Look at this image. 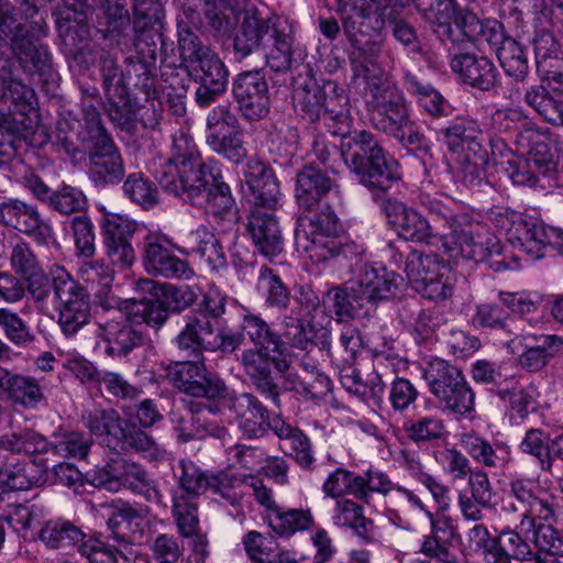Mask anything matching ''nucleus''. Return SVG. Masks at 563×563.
Masks as SVG:
<instances>
[{"instance_id": "nucleus-57", "label": "nucleus", "mask_w": 563, "mask_h": 563, "mask_svg": "<svg viewBox=\"0 0 563 563\" xmlns=\"http://www.w3.org/2000/svg\"><path fill=\"white\" fill-rule=\"evenodd\" d=\"M269 37L273 40V45L265 55L266 64L274 73L284 74L291 68L292 64L290 30L286 23L274 22Z\"/></svg>"}, {"instance_id": "nucleus-25", "label": "nucleus", "mask_w": 563, "mask_h": 563, "mask_svg": "<svg viewBox=\"0 0 563 563\" xmlns=\"http://www.w3.org/2000/svg\"><path fill=\"white\" fill-rule=\"evenodd\" d=\"M380 209L386 216L388 223L395 228L398 235L404 240L433 243L431 240L435 235L432 233L429 221L415 209L393 198L382 199Z\"/></svg>"}, {"instance_id": "nucleus-1", "label": "nucleus", "mask_w": 563, "mask_h": 563, "mask_svg": "<svg viewBox=\"0 0 563 563\" xmlns=\"http://www.w3.org/2000/svg\"><path fill=\"white\" fill-rule=\"evenodd\" d=\"M82 423L89 433L81 430L59 429L52 435L54 454L69 460H87L93 446V437L100 444L118 452L143 453L152 461H162L167 451L134 422L123 419L114 409H95L82 415Z\"/></svg>"}, {"instance_id": "nucleus-41", "label": "nucleus", "mask_w": 563, "mask_h": 563, "mask_svg": "<svg viewBox=\"0 0 563 563\" xmlns=\"http://www.w3.org/2000/svg\"><path fill=\"white\" fill-rule=\"evenodd\" d=\"M172 516L178 532L184 538H194V551L206 553L207 539L199 534L198 504L194 498L172 494Z\"/></svg>"}, {"instance_id": "nucleus-64", "label": "nucleus", "mask_w": 563, "mask_h": 563, "mask_svg": "<svg viewBox=\"0 0 563 563\" xmlns=\"http://www.w3.org/2000/svg\"><path fill=\"white\" fill-rule=\"evenodd\" d=\"M247 558L253 563H276L280 554L277 540L269 533L249 531L242 539Z\"/></svg>"}, {"instance_id": "nucleus-15", "label": "nucleus", "mask_w": 563, "mask_h": 563, "mask_svg": "<svg viewBox=\"0 0 563 563\" xmlns=\"http://www.w3.org/2000/svg\"><path fill=\"white\" fill-rule=\"evenodd\" d=\"M229 409L238 421L240 431L249 439H260L268 430L274 432L275 423L282 422L278 415H273L267 407L253 394H236L228 387V394L223 395L219 402Z\"/></svg>"}, {"instance_id": "nucleus-2", "label": "nucleus", "mask_w": 563, "mask_h": 563, "mask_svg": "<svg viewBox=\"0 0 563 563\" xmlns=\"http://www.w3.org/2000/svg\"><path fill=\"white\" fill-rule=\"evenodd\" d=\"M37 97L34 89L16 76L13 59L0 60V131L12 140L0 142V165L3 157H9L16 147V142L24 141L34 145Z\"/></svg>"}, {"instance_id": "nucleus-48", "label": "nucleus", "mask_w": 563, "mask_h": 563, "mask_svg": "<svg viewBox=\"0 0 563 563\" xmlns=\"http://www.w3.org/2000/svg\"><path fill=\"white\" fill-rule=\"evenodd\" d=\"M461 443L466 453L476 463L487 468H500L509 461L507 445L488 440L473 433L462 435Z\"/></svg>"}, {"instance_id": "nucleus-37", "label": "nucleus", "mask_w": 563, "mask_h": 563, "mask_svg": "<svg viewBox=\"0 0 563 563\" xmlns=\"http://www.w3.org/2000/svg\"><path fill=\"white\" fill-rule=\"evenodd\" d=\"M528 519H520L514 529H504L497 536L499 548L498 561L495 563H511V560L544 563L543 558L536 553L530 544Z\"/></svg>"}, {"instance_id": "nucleus-50", "label": "nucleus", "mask_w": 563, "mask_h": 563, "mask_svg": "<svg viewBox=\"0 0 563 563\" xmlns=\"http://www.w3.org/2000/svg\"><path fill=\"white\" fill-rule=\"evenodd\" d=\"M0 387L13 404L24 408L35 407L43 398L35 378L11 374L3 368H0Z\"/></svg>"}, {"instance_id": "nucleus-42", "label": "nucleus", "mask_w": 563, "mask_h": 563, "mask_svg": "<svg viewBox=\"0 0 563 563\" xmlns=\"http://www.w3.org/2000/svg\"><path fill=\"white\" fill-rule=\"evenodd\" d=\"M121 486L143 496L151 504H155L164 509L167 508L164 495L159 490L156 481L151 478L140 464L119 460L118 489Z\"/></svg>"}, {"instance_id": "nucleus-11", "label": "nucleus", "mask_w": 563, "mask_h": 563, "mask_svg": "<svg viewBox=\"0 0 563 563\" xmlns=\"http://www.w3.org/2000/svg\"><path fill=\"white\" fill-rule=\"evenodd\" d=\"M196 300L188 286L177 287L167 283L153 286L150 297L132 302L129 318L132 322L145 323L147 327L162 329L172 313H180Z\"/></svg>"}, {"instance_id": "nucleus-33", "label": "nucleus", "mask_w": 563, "mask_h": 563, "mask_svg": "<svg viewBox=\"0 0 563 563\" xmlns=\"http://www.w3.org/2000/svg\"><path fill=\"white\" fill-rule=\"evenodd\" d=\"M451 69L466 85L482 91L493 89L498 80L494 63L486 56L471 53L456 54L451 58Z\"/></svg>"}, {"instance_id": "nucleus-20", "label": "nucleus", "mask_w": 563, "mask_h": 563, "mask_svg": "<svg viewBox=\"0 0 563 563\" xmlns=\"http://www.w3.org/2000/svg\"><path fill=\"white\" fill-rule=\"evenodd\" d=\"M191 79L198 85L195 102L199 108H208L227 91L229 69L218 54L207 53L201 60L190 67Z\"/></svg>"}, {"instance_id": "nucleus-31", "label": "nucleus", "mask_w": 563, "mask_h": 563, "mask_svg": "<svg viewBox=\"0 0 563 563\" xmlns=\"http://www.w3.org/2000/svg\"><path fill=\"white\" fill-rule=\"evenodd\" d=\"M107 526L118 545H142L150 542L146 533L148 523L144 521L139 510L129 504L114 506Z\"/></svg>"}, {"instance_id": "nucleus-39", "label": "nucleus", "mask_w": 563, "mask_h": 563, "mask_svg": "<svg viewBox=\"0 0 563 563\" xmlns=\"http://www.w3.org/2000/svg\"><path fill=\"white\" fill-rule=\"evenodd\" d=\"M497 397L506 405V415L510 420L523 421L538 408L537 388L533 385L522 386L516 375L501 387Z\"/></svg>"}, {"instance_id": "nucleus-34", "label": "nucleus", "mask_w": 563, "mask_h": 563, "mask_svg": "<svg viewBox=\"0 0 563 563\" xmlns=\"http://www.w3.org/2000/svg\"><path fill=\"white\" fill-rule=\"evenodd\" d=\"M454 26L462 35L461 41L465 38L472 43H487L495 53L511 37L506 34L504 24L498 20H481L474 13L457 14Z\"/></svg>"}, {"instance_id": "nucleus-26", "label": "nucleus", "mask_w": 563, "mask_h": 563, "mask_svg": "<svg viewBox=\"0 0 563 563\" xmlns=\"http://www.w3.org/2000/svg\"><path fill=\"white\" fill-rule=\"evenodd\" d=\"M88 150V176L97 186L119 184L124 177V163L112 139L85 145Z\"/></svg>"}, {"instance_id": "nucleus-56", "label": "nucleus", "mask_w": 563, "mask_h": 563, "mask_svg": "<svg viewBox=\"0 0 563 563\" xmlns=\"http://www.w3.org/2000/svg\"><path fill=\"white\" fill-rule=\"evenodd\" d=\"M49 440L30 428L0 435V449L15 454H44L49 451Z\"/></svg>"}, {"instance_id": "nucleus-19", "label": "nucleus", "mask_w": 563, "mask_h": 563, "mask_svg": "<svg viewBox=\"0 0 563 563\" xmlns=\"http://www.w3.org/2000/svg\"><path fill=\"white\" fill-rule=\"evenodd\" d=\"M518 151L527 157V165L547 175L555 170L560 153L558 142L548 132L532 122L525 121L516 136Z\"/></svg>"}, {"instance_id": "nucleus-3", "label": "nucleus", "mask_w": 563, "mask_h": 563, "mask_svg": "<svg viewBox=\"0 0 563 563\" xmlns=\"http://www.w3.org/2000/svg\"><path fill=\"white\" fill-rule=\"evenodd\" d=\"M343 34L351 47L350 60L355 71H368L377 63L383 41L378 38L385 20L377 0H336Z\"/></svg>"}, {"instance_id": "nucleus-55", "label": "nucleus", "mask_w": 563, "mask_h": 563, "mask_svg": "<svg viewBox=\"0 0 563 563\" xmlns=\"http://www.w3.org/2000/svg\"><path fill=\"white\" fill-rule=\"evenodd\" d=\"M269 528L280 537H291L297 532L310 529L314 525L310 509H278L265 517Z\"/></svg>"}, {"instance_id": "nucleus-52", "label": "nucleus", "mask_w": 563, "mask_h": 563, "mask_svg": "<svg viewBox=\"0 0 563 563\" xmlns=\"http://www.w3.org/2000/svg\"><path fill=\"white\" fill-rule=\"evenodd\" d=\"M38 539L52 550L66 552L77 549L86 539V533L70 521H47L41 529Z\"/></svg>"}, {"instance_id": "nucleus-61", "label": "nucleus", "mask_w": 563, "mask_h": 563, "mask_svg": "<svg viewBox=\"0 0 563 563\" xmlns=\"http://www.w3.org/2000/svg\"><path fill=\"white\" fill-rule=\"evenodd\" d=\"M411 333L417 344H433L446 323L443 312L437 308L419 309L412 313Z\"/></svg>"}, {"instance_id": "nucleus-29", "label": "nucleus", "mask_w": 563, "mask_h": 563, "mask_svg": "<svg viewBox=\"0 0 563 563\" xmlns=\"http://www.w3.org/2000/svg\"><path fill=\"white\" fill-rule=\"evenodd\" d=\"M119 316L103 323H98L95 330L97 338L106 342L104 351L110 356H126L144 344L142 331L135 329L131 319L121 311Z\"/></svg>"}, {"instance_id": "nucleus-16", "label": "nucleus", "mask_w": 563, "mask_h": 563, "mask_svg": "<svg viewBox=\"0 0 563 563\" xmlns=\"http://www.w3.org/2000/svg\"><path fill=\"white\" fill-rule=\"evenodd\" d=\"M11 41L12 52L22 71L33 81L40 84L46 92H54L58 87V74L52 63V55L46 45L35 44L19 26Z\"/></svg>"}, {"instance_id": "nucleus-21", "label": "nucleus", "mask_w": 563, "mask_h": 563, "mask_svg": "<svg viewBox=\"0 0 563 563\" xmlns=\"http://www.w3.org/2000/svg\"><path fill=\"white\" fill-rule=\"evenodd\" d=\"M0 221L31 238L37 245L47 246L54 240L52 225L42 218L37 208L19 199L0 203Z\"/></svg>"}, {"instance_id": "nucleus-23", "label": "nucleus", "mask_w": 563, "mask_h": 563, "mask_svg": "<svg viewBox=\"0 0 563 563\" xmlns=\"http://www.w3.org/2000/svg\"><path fill=\"white\" fill-rule=\"evenodd\" d=\"M142 239V261L148 274L169 279H189L192 276L188 262L175 255L161 236L146 232Z\"/></svg>"}, {"instance_id": "nucleus-43", "label": "nucleus", "mask_w": 563, "mask_h": 563, "mask_svg": "<svg viewBox=\"0 0 563 563\" xmlns=\"http://www.w3.org/2000/svg\"><path fill=\"white\" fill-rule=\"evenodd\" d=\"M336 187L334 178L328 176L320 168L309 165L297 175L296 197L299 205L311 209Z\"/></svg>"}, {"instance_id": "nucleus-49", "label": "nucleus", "mask_w": 563, "mask_h": 563, "mask_svg": "<svg viewBox=\"0 0 563 563\" xmlns=\"http://www.w3.org/2000/svg\"><path fill=\"white\" fill-rule=\"evenodd\" d=\"M356 295L357 290L353 283L346 288L333 286L323 295L321 305L330 316L333 313L338 322L346 323L357 317L362 309H366L363 300H358Z\"/></svg>"}, {"instance_id": "nucleus-44", "label": "nucleus", "mask_w": 563, "mask_h": 563, "mask_svg": "<svg viewBox=\"0 0 563 563\" xmlns=\"http://www.w3.org/2000/svg\"><path fill=\"white\" fill-rule=\"evenodd\" d=\"M536 62L538 68L543 71L548 79L563 86V66L561 44L553 30L536 31L533 38Z\"/></svg>"}, {"instance_id": "nucleus-35", "label": "nucleus", "mask_w": 563, "mask_h": 563, "mask_svg": "<svg viewBox=\"0 0 563 563\" xmlns=\"http://www.w3.org/2000/svg\"><path fill=\"white\" fill-rule=\"evenodd\" d=\"M295 245L298 252H302L314 263H322L332 257L343 255L347 257L351 244H343L339 236L312 231V227L295 229Z\"/></svg>"}, {"instance_id": "nucleus-13", "label": "nucleus", "mask_w": 563, "mask_h": 563, "mask_svg": "<svg viewBox=\"0 0 563 563\" xmlns=\"http://www.w3.org/2000/svg\"><path fill=\"white\" fill-rule=\"evenodd\" d=\"M268 352L264 349H246L241 354V364L256 390L279 408L282 388L275 375L285 374L290 367V361L286 352L274 355Z\"/></svg>"}, {"instance_id": "nucleus-6", "label": "nucleus", "mask_w": 563, "mask_h": 563, "mask_svg": "<svg viewBox=\"0 0 563 563\" xmlns=\"http://www.w3.org/2000/svg\"><path fill=\"white\" fill-rule=\"evenodd\" d=\"M440 240L444 253L451 260L463 258L486 263L494 272L519 267L517 257L510 256L508 261L503 253L499 239L478 223L456 227L450 233L442 234Z\"/></svg>"}, {"instance_id": "nucleus-47", "label": "nucleus", "mask_w": 563, "mask_h": 563, "mask_svg": "<svg viewBox=\"0 0 563 563\" xmlns=\"http://www.w3.org/2000/svg\"><path fill=\"white\" fill-rule=\"evenodd\" d=\"M256 289L264 299L265 306L269 309L277 311L290 310L291 300H295L280 275L266 265H262L258 269Z\"/></svg>"}, {"instance_id": "nucleus-38", "label": "nucleus", "mask_w": 563, "mask_h": 563, "mask_svg": "<svg viewBox=\"0 0 563 563\" xmlns=\"http://www.w3.org/2000/svg\"><path fill=\"white\" fill-rule=\"evenodd\" d=\"M273 23L256 13L245 12L233 38V56L242 62L256 52L266 35L271 36Z\"/></svg>"}, {"instance_id": "nucleus-62", "label": "nucleus", "mask_w": 563, "mask_h": 563, "mask_svg": "<svg viewBox=\"0 0 563 563\" xmlns=\"http://www.w3.org/2000/svg\"><path fill=\"white\" fill-rule=\"evenodd\" d=\"M179 473L175 471L178 489L173 494H180L187 498L197 499L208 490L210 474L203 472L191 461L180 460L178 463Z\"/></svg>"}, {"instance_id": "nucleus-51", "label": "nucleus", "mask_w": 563, "mask_h": 563, "mask_svg": "<svg viewBox=\"0 0 563 563\" xmlns=\"http://www.w3.org/2000/svg\"><path fill=\"white\" fill-rule=\"evenodd\" d=\"M430 522V533L423 537L419 552L431 559L452 550L455 527L448 516L437 517L430 509L424 512Z\"/></svg>"}, {"instance_id": "nucleus-36", "label": "nucleus", "mask_w": 563, "mask_h": 563, "mask_svg": "<svg viewBox=\"0 0 563 563\" xmlns=\"http://www.w3.org/2000/svg\"><path fill=\"white\" fill-rule=\"evenodd\" d=\"M443 141L451 152L470 153L486 150L484 131L479 122L470 115L455 117L440 130Z\"/></svg>"}, {"instance_id": "nucleus-27", "label": "nucleus", "mask_w": 563, "mask_h": 563, "mask_svg": "<svg viewBox=\"0 0 563 563\" xmlns=\"http://www.w3.org/2000/svg\"><path fill=\"white\" fill-rule=\"evenodd\" d=\"M252 207L275 209L280 196L279 184L271 166L257 158L246 162L243 169Z\"/></svg>"}, {"instance_id": "nucleus-5", "label": "nucleus", "mask_w": 563, "mask_h": 563, "mask_svg": "<svg viewBox=\"0 0 563 563\" xmlns=\"http://www.w3.org/2000/svg\"><path fill=\"white\" fill-rule=\"evenodd\" d=\"M330 323L331 316L322 307L319 296L310 286L301 285L295 296V306L282 318L279 335L285 346L306 351L314 344L312 334L318 336L320 333L322 349H329L327 325Z\"/></svg>"}, {"instance_id": "nucleus-4", "label": "nucleus", "mask_w": 563, "mask_h": 563, "mask_svg": "<svg viewBox=\"0 0 563 563\" xmlns=\"http://www.w3.org/2000/svg\"><path fill=\"white\" fill-rule=\"evenodd\" d=\"M340 154L373 196L387 192L400 179L397 163L387 158L379 140L369 131L355 130L343 136Z\"/></svg>"}, {"instance_id": "nucleus-22", "label": "nucleus", "mask_w": 563, "mask_h": 563, "mask_svg": "<svg viewBox=\"0 0 563 563\" xmlns=\"http://www.w3.org/2000/svg\"><path fill=\"white\" fill-rule=\"evenodd\" d=\"M353 284L357 290L356 298L363 300L367 312L375 308L378 302L396 297L400 291L404 279L386 267L365 264Z\"/></svg>"}, {"instance_id": "nucleus-45", "label": "nucleus", "mask_w": 563, "mask_h": 563, "mask_svg": "<svg viewBox=\"0 0 563 563\" xmlns=\"http://www.w3.org/2000/svg\"><path fill=\"white\" fill-rule=\"evenodd\" d=\"M523 100L547 123L563 126V90H549L541 84L533 85L526 90Z\"/></svg>"}, {"instance_id": "nucleus-18", "label": "nucleus", "mask_w": 563, "mask_h": 563, "mask_svg": "<svg viewBox=\"0 0 563 563\" xmlns=\"http://www.w3.org/2000/svg\"><path fill=\"white\" fill-rule=\"evenodd\" d=\"M505 510L518 514L520 519L551 521L555 518L553 498L541 495L536 482L522 475L509 479Z\"/></svg>"}, {"instance_id": "nucleus-32", "label": "nucleus", "mask_w": 563, "mask_h": 563, "mask_svg": "<svg viewBox=\"0 0 563 563\" xmlns=\"http://www.w3.org/2000/svg\"><path fill=\"white\" fill-rule=\"evenodd\" d=\"M489 220L504 232L508 241L527 255L539 220L506 207H495L488 213Z\"/></svg>"}, {"instance_id": "nucleus-8", "label": "nucleus", "mask_w": 563, "mask_h": 563, "mask_svg": "<svg viewBox=\"0 0 563 563\" xmlns=\"http://www.w3.org/2000/svg\"><path fill=\"white\" fill-rule=\"evenodd\" d=\"M356 73L364 75L363 98L372 125L390 137L406 128L411 118L402 92L383 76L372 74L371 69Z\"/></svg>"}, {"instance_id": "nucleus-53", "label": "nucleus", "mask_w": 563, "mask_h": 563, "mask_svg": "<svg viewBox=\"0 0 563 563\" xmlns=\"http://www.w3.org/2000/svg\"><path fill=\"white\" fill-rule=\"evenodd\" d=\"M335 101L331 98L327 101L325 91L314 80L309 79L295 88L292 104L299 115L309 122L320 120L327 104Z\"/></svg>"}, {"instance_id": "nucleus-28", "label": "nucleus", "mask_w": 563, "mask_h": 563, "mask_svg": "<svg viewBox=\"0 0 563 563\" xmlns=\"http://www.w3.org/2000/svg\"><path fill=\"white\" fill-rule=\"evenodd\" d=\"M275 209L251 207L246 232L255 249L266 257H274L283 252L284 240Z\"/></svg>"}, {"instance_id": "nucleus-7", "label": "nucleus", "mask_w": 563, "mask_h": 563, "mask_svg": "<svg viewBox=\"0 0 563 563\" xmlns=\"http://www.w3.org/2000/svg\"><path fill=\"white\" fill-rule=\"evenodd\" d=\"M189 177L190 183L184 186V190L173 195L194 207L205 209L214 222L225 225L224 230L235 227L240 220L239 209L217 162L210 172L199 175L191 173Z\"/></svg>"}, {"instance_id": "nucleus-24", "label": "nucleus", "mask_w": 563, "mask_h": 563, "mask_svg": "<svg viewBox=\"0 0 563 563\" xmlns=\"http://www.w3.org/2000/svg\"><path fill=\"white\" fill-rule=\"evenodd\" d=\"M183 327L173 339V344L187 357L199 358L214 346L212 340L219 324L206 318L202 312L191 310L183 317Z\"/></svg>"}, {"instance_id": "nucleus-58", "label": "nucleus", "mask_w": 563, "mask_h": 563, "mask_svg": "<svg viewBox=\"0 0 563 563\" xmlns=\"http://www.w3.org/2000/svg\"><path fill=\"white\" fill-rule=\"evenodd\" d=\"M207 145L218 155L233 164H240L247 156L244 132L241 125L206 135Z\"/></svg>"}, {"instance_id": "nucleus-60", "label": "nucleus", "mask_w": 563, "mask_h": 563, "mask_svg": "<svg viewBox=\"0 0 563 563\" xmlns=\"http://www.w3.org/2000/svg\"><path fill=\"white\" fill-rule=\"evenodd\" d=\"M549 522L539 518L528 519L530 544L540 555L543 553L550 556H563V538Z\"/></svg>"}, {"instance_id": "nucleus-17", "label": "nucleus", "mask_w": 563, "mask_h": 563, "mask_svg": "<svg viewBox=\"0 0 563 563\" xmlns=\"http://www.w3.org/2000/svg\"><path fill=\"white\" fill-rule=\"evenodd\" d=\"M166 377L181 393L192 397H202L220 402L228 394L224 380L210 372L203 363L180 362L166 369Z\"/></svg>"}, {"instance_id": "nucleus-10", "label": "nucleus", "mask_w": 563, "mask_h": 563, "mask_svg": "<svg viewBox=\"0 0 563 563\" xmlns=\"http://www.w3.org/2000/svg\"><path fill=\"white\" fill-rule=\"evenodd\" d=\"M422 377L445 410L462 416L474 410V393L459 367L434 357L422 366Z\"/></svg>"}, {"instance_id": "nucleus-30", "label": "nucleus", "mask_w": 563, "mask_h": 563, "mask_svg": "<svg viewBox=\"0 0 563 563\" xmlns=\"http://www.w3.org/2000/svg\"><path fill=\"white\" fill-rule=\"evenodd\" d=\"M468 489L457 494V506L462 517L468 521H481L484 518L483 509L494 506V488L488 475L479 468L467 477Z\"/></svg>"}, {"instance_id": "nucleus-54", "label": "nucleus", "mask_w": 563, "mask_h": 563, "mask_svg": "<svg viewBox=\"0 0 563 563\" xmlns=\"http://www.w3.org/2000/svg\"><path fill=\"white\" fill-rule=\"evenodd\" d=\"M241 328L254 344L253 349H264L273 353H285L282 336L260 314L247 312L243 316Z\"/></svg>"}, {"instance_id": "nucleus-46", "label": "nucleus", "mask_w": 563, "mask_h": 563, "mask_svg": "<svg viewBox=\"0 0 563 563\" xmlns=\"http://www.w3.org/2000/svg\"><path fill=\"white\" fill-rule=\"evenodd\" d=\"M274 434L280 441V449L289 454L303 470H311L314 464V456L311 441L299 428L291 427L284 420L276 422Z\"/></svg>"}, {"instance_id": "nucleus-14", "label": "nucleus", "mask_w": 563, "mask_h": 563, "mask_svg": "<svg viewBox=\"0 0 563 563\" xmlns=\"http://www.w3.org/2000/svg\"><path fill=\"white\" fill-rule=\"evenodd\" d=\"M231 93L236 109L246 121L265 119L272 107V93L263 68L244 70L235 75Z\"/></svg>"}, {"instance_id": "nucleus-59", "label": "nucleus", "mask_w": 563, "mask_h": 563, "mask_svg": "<svg viewBox=\"0 0 563 563\" xmlns=\"http://www.w3.org/2000/svg\"><path fill=\"white\" fill-rule=\"evenodd\" d=\"M551 440L543 429L530 428L518 445L522 454L529 455L536 461L541 472L549 474H553V462L550 456Z\"/></svg>"}, {"instance_id": "nucleus-63", "label": "nucleus", "mask_w": 563, "mask_h": 563, "mask_svg": "<svg viewBox=\"0 0 563 563\" xmlns=\"http://www.w3.org/2000/svg\"><path fill=\"white\" fill-rule=\"evenodd\" d=\"M496 56L507 76L516 81H525L529 74V60L523 47L514 37L506 40Z\"/></svg>"}, {"instance_id": "nucleus-40", "label": "nucleus", "mask_w": 563, "mask_h": 563, "mask_svg": "<svg viewBox=\"0 0 563 563\" xmlns=\"http://www.w3.org/2000/svg\"><path fill=\"white\" fill-rule=\"evenodd\" d=\"M332 522L339 528H347L365 543H371L376 539V526L374 521L364 516V508L360 504L341 498L336 500Z\"/></svg>"}, {"instance_id": "nucleus-9", "label": "nucleus", "mask_w": 563, "mask_h": 563, "mask_svg": "<svg viewBox=\"0 0 563 563\" xmlns=\"http://www.w3.org/2000/svg\"><path fill=\"white\" fill-rule=\"evenodd\" d=\"M49 276L58 325L66 336H74L90 322V294L64 266L53 265Z\"/></svg>"}, {"instance_id": "nucleus-12", "label": "nucleus", "mask_w": 563, "mask_h": 563, "mask_svg": "<svg viewBox=\"0 0 563 563\" xmlns=\"http://www.w3.org/2000/svg\"><path fill=\"white\" fill-rule=\"evenodd\" d=\"M173 150V156L155 162L153 169L158 185L172 195L184 190V186L190 183L191 173L199 175L206 170L210 172L216 163L213 159L202 162L195 150L194 140L185 133L174 136Z\"/></svg>"}]
</instances>
